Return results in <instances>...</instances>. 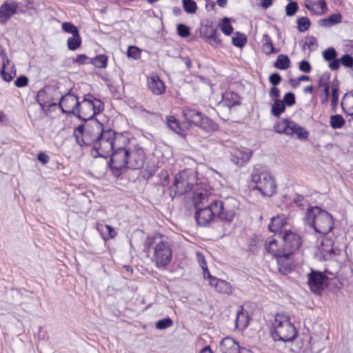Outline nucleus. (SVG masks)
I'll return each instance as SVG.
<instances>
[{"instance_id":"52","label":"nucleus","mask_w":353,"mask_h":353,"mask_svg":"<svg viewBox=\"0 0 353 353\" xmlns=\"http://www.w3.org/2000/svg\"><path fill=\"white\" fill-rule=\"evenodd\" d=\"M282 101L284 103V104L286 106H289V107L292 106L296 102L294 94L291 92H287L284 95L283 99Z\"/></svg>"},{"instance_id":"27","label":"nucleus","mask_w":353,"mask_h":353,"mask_svg":"<svg viewBox=\"0 0 353 353\" xmlns=\"http://www.w3.org/2000/svg\"><path fill=\"white\" fill-rule=\"evenodd\" d=\"M285 223V219L283 216H276L271 219V222L268 225V229L270 232L275 234L277 232H283L281 230ZM278 235L279 236V234H278Z\"/></svg>"},{"instance_id":"13","label":"nucleus","mask_w":353,"mask_h":353,"mask_svg":"<svg viewBox=\"0 0 353 353\" xmlns=\"http://www.w3.org/2000/svg\"><path fill=\"white\" fill-rule=\"evenodd\" d=\"M279 236L283 239V248L284 253L292 255L299 250L302 245L301 236L291 230H285L279 233Z\"/></svg>"},{"instance_id":"20","label":"nucleus","mask_w":353,"mask_h":353,"mask_svg":"<svg viewBox=\"0 0 353 353\" xmlns=\"http://www.w3.org/2000/svg\"><path fill=\"white\" fill-rule=\"evenodd\" d=\"M81 106L77 110L76 116L82 121L87 120L90 118V114L93 112L92 101L90 98L85 97L83 100L80 102Z\"/></svg>"},{"instance_id":"23","label":"nucleus","mask_w":353,"mask_h":353,"mask_svg":"<svg viewBox=\"0 0 353 353\" xmlns=\"http://www.w3.org/2000/svg\"><path fill=\"white\" fill-rule=\"evenodd\" d=\"M341 106L343 111L353 119V90L344 94Z\"/></svg>"},{"instance_id":"55","label":"nucleus","mask_w":353,"mask_h":353,"mask_svg":"<svg viewBox=\"0 0 353 353\" xmlns=\"http://www.w3.org/2000/svg\"><path fill=\"white\" fill-rule=\"evenodd\" d=\"M28 79L26 76L21 75L16 79L14 85L16 87L22 88L28 85Z\"/></svg>"},{"instance_id":"62","label":"nucleus","mask_w":353,"mask_h":353,"mask_svg":"<svg viewBox=\"0 0 353 353\" xmlns=\"http://www.w3.org/2000/svg\"><path fill=\"white\" fill-rule=\"evenodd\" d=\"M201 266L203 269V277L208 280V279L211 278L212 276V275H211V274L210 273V272L207 268L206 263L204 261H203V263L201 264Z\"/></svg>"},{"instance_id":"53","label":"nucleus","mask_w":353,"mask_h":353,"mask_svg":"<svg viewBox=\"0 0 353 353\" xmlns=\"http://www.w3.org/2000/svg\"><path fill=\"white\" fill-rule=\"evenodd\" d=\"M0 75L1 77V78L6 82H10L11 81L13 78L15 77L16 75V72H6V70L4 69V68H1V70H0Z\"/></svg>"},{"instance_id":"48","label":"nucleus","mask_w":353,"mask_h":353,"mask_svg":"<svg viewBox=\"0 0 353 353\" xmlns=\"http://www.w3.org/2000/svg\"><path fill=\"white\" fill-rule=\"evenodd\" d=\"M323 57L325 61H330L337 58V52L334 48H328L323 51Z\"/></svg>"},{"instance_id":"11","label":"nucleus","mask_w":353,"mask_h":353,"mask_svg":"<svg viewBox=\"0 0 353 353\" xmlns=\"http://www.w3.org/2000/svg\"><path fill=\"white\" fill-rule=\"evenodd\" d=\"M172 252L169 242L161 240L154 247V261L157 268H165L171 261Z\"/></svg>"},{"instance_id":"61","label":"nucleus","mask_w":353,"mask_h":353,"mask_svg":"<svg viewBox=\"0 0 353 353\" xmlns=\"http://www.w3.org/2000/svg\"><path fill=\"white\" fill-rule=\"evenodd\" d=\"M328 80H329L328 76L323 75L319 81V87L323 88V89H324L326 88V86H330Z\"/></svg>"},{"instance_id":"9","label":"nucleus","mask_w":353,"mask_h":353,"mask_svg":"<svg viewBox=\"0 0 353 353\" xmlns=\"http://www.w3.org/2000/svg\"><path fill=\"white\" fill-rule=\"evenodd\" d=\"M214 208L216 217L223 221L230 223L235 216L239 203L234 198H228L224 201L214 200Z\"/></svg>"},{"instance_id":"22","label":"nucleus","mask_w":353,"mask_h":353,"mask_svg":"<svg viewBox=\"0 0 353 353\" xmlns=\"http://www.w3.org/2000/svg\"><path fill=\"white\" fill-rule=\"evenodd\" d=\"M220 346L223 353H241L240 345L231 337L224 338Z\"/></svg>"},{"instance_id":"25","label":"nucleus","mask_w":353,"mask_h":353,"mask_svg":"<svg viewBox=\"0 0 353 353\" xmlns=\"http://www.w3.org/2000/svg\"><path fill=\"white\" fill-rule=\"evenodd\" d=\"M236 327L241 330L245 329L249 325L248 312L243 310V306H240V310L236 313Z\"/></svg>"},{"instance_id":"58","label":"nucleus","mask_w":353,"mask_h":353,"mask_svg":"<svg viewBox=\"0 0 353 353\" xmlns=\"http://www.w3.org/2000/svg\"><path fill=\"white\" fill-rule=\"evenodd\" d=\"M37 160L43 164H47L49 162L50 157L43 152H40L37 154Z\"/></svg>"},{"instance_id":"29","label":"nucleus","mask_w":353,"mask_h":353,"mask_svg":"<svg viewBox=\"0 0 353 353\" xmlns=\"http://www.w3.org/2000/svg\"><path fill=\"white\" fill-rule=\"evenodd\" d=\"M263 41L262 51L263 53L270 55L279 52V49L274 48L271 38L268 34L263 35Z\"/></svg>"},{"instance_id":"21","label":"nucleus","mask_w":353,"mask_h":353,"mask_svg":"<svg viewBox=\"0 0 353 353\" xmlns=\"http://www.w3.org/2000/svg\"><path fill=\"white\" fill-rule=\"evenodd\" d=\"M291 254L283 253L279 256L276 257L279 270L283 274H288L292 270V262L290 259Z\"/></svg>"},{"instance_id":"32","label":"nucleus","mask_w":353,"mask_h":353,"mask_svg":"<svg viewBox=\"0 0 353 353\" xmlns=\"http://www.w3.org/2000/svg\"><path fill=\"white\" fill-rule=\"evenodd\" d=\"M131 155L132 157L130 159L127 168L137 170L142 168L144 164L143 159L140 157L136 152L131 153Z\"/></svg>"},{"instance_id":"26","label":"nucleus","mask_w":353,"mask_h":353,"mask_svg":"<svg viewBox=\"0 0 353 353\" xmlns=\"http://www.w3.org/2000/svg\"><path fill=\"white\" fill-rule=\"evenodd\" d=\"M265 248L268 253L272 254L275 258L284 253L283 246L279 248L276 240L272 237L265 243Z\"/></svg>"},{"instance_id":"8","label":"nucleus","mask_w":353,"mask_h":353,"mask_svg":"<svg viewBox=\"0 0 353 353\" xmlns=\"http://www.w3.org/2000/svg\"><path fill=\"white\" fill-rule=\"evenodd\" d=\"M110 156L111 158L109 166L111 171L115 176H119L123 173V170L127 168L132 157L131 152L125 148L116 146Z\"/></svg>"},{"instance_id":"24","label":"nucleus","mask_w":353,"mask_h":353,"mask_svg":"<svg viewBox=\"0 0 353 353\" xmlns=\"http://www.w3.org/2000/svg\"><path fill=\"white\" fill-rule=\"evenodd\" d=\"M202 34L204 37L209 40V43L211 45L217 46L219 44H221V40L219 39L220 34L213 26H206Z\"/></svg>"},{"instance_id":"43","label":"nucleus","mask_w":353,"mask_h":353,"mask_svg":"<svg viewBox=\"0 0 353 353\" xmlns=\"http://www.w3.org/2000/svg\"><path fill=\"white\" fill-rule=\"evenodd\" d=\"M183 10L188 14H194L197 10L196 3L194 0H182Z\"/></svg>"},{"instance_id":"7","label":"nucleus","mask_w":353,"mask_h":353,"mask_svg":"<svg viewBox=\"0 0 353 353\" xmlns=\"http://www.w3.org/2000/svg\"><path fill=\"white\" fill-rule=\"evenodd\" d=\"M273 326L272 335L274 341L288 342L296 338V328L287 318L277 315Z\"/></svg>"},{"instance_id":"5","label":"nucleus","mask_w":353,"mask_h":353,"mask_svg":"<svg viewBox=\"0 0 353 353\" xmlns=\"http://www.w3.org/2000/svg\"><path fill=\"white\" fill-rule=\"evenodd\" d=\"M182 114L190 124L199 127L207 132H213L219 130V125L201 111L190 107H185Z\"/></svg>"},{"instance_id":"19","label":"nucleus","mask_w":353,"mask_h":353,"mask_svg":"<svg viewBox=\"0 0 353 353\" xmlns=\"http://www.w3.org/2000/svg\"><path fill=\"white\" fill-rule=\"evenodd\" d=\"M148 89L156 95L162 94L165 90L164 82L157 74L151 75L148 78Z\"/></svg>"},{"instance_id":"17","label":"nucleus","mask_w":353,"mask_h":353,"mask_svg":"<svg viewBox=\"0 0 353 353\" xmlns=\"http://www.w3.org/2000/svg\"><path fill=\"white\" fill-rule=\"evenodd\" d=\"M231 161L239 167L245 165L250 159L252 152L249 150L235 149L231 151Z\"/></svg>"},{"instance_id":"50","label":"nucleus","mask_w":353,"mask_h":353,"mask_svg":"<svg viewBox=\"0 0 353 353\" xmlns=\"http://www.w3.org/2000/svg\"><path fill=\"white\" fill-rule=\"evenodd\" d=\"M127 55L130 58H132L134 59H138L140 58L141 50L137 46H130L128 47V49L127 51Z\"/></svg>"},{"instance_id":"18","label":"nucleus","mask_w":353,"mask_h":353,"mask_svg":"<svg viewBox=\"0 0 353 353\" xmlns=\"http://www.w3.org/2000/svg\"><path fill=\"white\" fill-rule=\"evenodd\" d=\"M333 246L334 242L332 239L326 238L322 241L321 252L324 260H330L341 254V250L334 248Z\"/></svg>"},{"instance_id":"28","label":"nucleus","mask_w":353,"mask_h":353,"mask_svg":"<svg viewBox=\"0 0 353 353\" xmlns=\"http://www.w3.org/2000/svg\"><path fill=\"white\" fill-rule=\"evenodd\" d=\"M342 15L340 13H335L330 15L326 19H321L319 20L318 24L321 27H330L341 21Z\"/></svg>"},{"instance_id":"16","label":"nucleus","mask_w":353,"mask_h":353,"mask_svg":"<svg viewBox=\"0 0 353 353\" xmlns=\"http://www.w3.org/2000/svg\"><path fill=\"white\" fill-rule=\"evenodd\" d=\"M19 3L14 0H6L0 6V24L5 25L18 10Z\"/></svg>"},{"instance_id":"39","label":"nucleus","mask_w":353,"mask_h":353,"mask_svg":"<svg viewBox=\"0 0 353 353\" xmlns=\"http://www.w3.org/2000/svg\"><path fill=\"white\" fill-rule=\"evenodd\" d=\"M345 121L340 114H334L330 117V125L333 129H340L344 126Z\"/></svg>"},{"instance_id":"10","label":"nucleus","mask_w":353,"mask_h":353,"mask_svg":"<svg viewBox=\"0 0 353 353\" xmlns=\"http://www.w3.org/2000/svg\"><path fill=\"white\" fill-rule=\"evenodd\" d=\"M274 130L277 133L285 134L286 135H295L298 139H306L308 137V132L297 124L296 123L283 119L279 121L274 126Z\"/></svg>"},{"instance_id":"59","label":"nucleus","mask_w":353,"mask_h":353,"mask_svg":"<svg viewBox=\"0 0 353 353\" xmlns=\"http://www.w3.org/2000/svg\"><path fill=\"white\" fill-rule=\"evenodd\" d=\"M340 59L336 58L329 61V67L332 70H337L340 68Z\"/></svg>"},{"instance_id":"4","label":"nucleus","mask_w":353,"mask_h":353,"mask_svg":"<svg viewBox=\"0 0 353 353\" xmlns=\"http://www.w3.org/2000/svg\"><path fill=\"white\" fill-rule=\"evenodd\" d=\"M92 146L93 157L103 158L110 157V153L117 146L116 132L110 128L104 130Z\"/></svg>"},{"instance_id":"63","label":"nucleus","mask_w":353,"mask_h":353,"mask_svg":"<svg viewBox=\"0 0 353 353\" xmlns=\"http://www.w3.org/2000/svg\"><path fill=\"white\" fill-rule=\"evenodd\" d=\"M307 47L312 50V47H316L317 46V40L314 37H311L310 38V41L305 43Z\"/></svg>"},{"instance_id":"15","label":"nucleus","mask_w":353,"mask_h":353,"mask_svg":"<svg viewBox=\"0 0 353 353\" xmlns=\"http://www.w3.org/2000/svg\"><path fill=\"white\" fill-rule=\"evenodd\" d=\"M192 184L188 182L187 176L183 172L178 173L170 188V196L173 199L178 195H183L190 191Z\"/></svg>"},{"instance_id":"38","label":"nucleus","mask_w":353,"mask_h":353,"mask_svg":"<svg viewBox=\"0 0 353 353\" xmlns=\"http://www.w3.org/2000/svg\"><path fill=\"white\" fill-rule=\"evenodd\" d=\"M81 45V37L80 34L69 37L67 41V46L70 50L74 51Z\"/></svg>"},{"instance_id":"40","label":"nucleus","mask_w":353,"mask_h":353,"mask_svg":"<svg viewBox=\"0 0 353 353\" xmlns=\"http://www.w3.org/2000/svg\"><path fill=\"white\" fill-rule=\"evenodd\" d=\"M247 42V37L245 34L236 32L232 37V44L237 48H243Z\"/></svg>"},{"instance_id":"12","label":"nucleus","mask_w":353,"mask_h":353,"mask_svg":"<svg viewBox=\"0 0 353 353\" xmlns=\"http://www.w3.org/2000/svg\"><path fill=\"white\" fill-rule=\"evenodd\" d=\"M325 273L334 275V273L330 272L327 269L325 272L311 270L307 274V285L311 291L316 294H321L327 285V276Z\"/></svg>"},{"instance_id":"47","label":"nucleus","mask_w":353,"mask_h":353,"mask_svg":"<svg viewBox=\"0 0 353 353\" xmlns=\"http://www.w3.org/2000/svg\"><path fill=\"white\" fill-rule=\"evenodd\" d=\"M176 30L178 34L183 38L189 37L191 33L190 28L183 23H179L176 26Z\"/></svg>"},{"instance_id":"42","label":"nucleus","mask_w":353,"mask_h":353,"mask_svg":"<svg viewBox=\"0 0 353 353\" xmlns=\"http://www.w3.org/2000/svg\"><path fill=\"white\" fill-rule=\"evenodd\" d=\"M220 28L221 31L227 36L230 35L234 30L233 27L230 23V19L226 17L221 20Z\"/></svg>"},{"instance_id":"44","label":"nucleus","mask_w":353,"mask_h":353,"mask_svg":"<svg viewBox=\"0 0 353 353\" xmlns=\"http://www.w3.org/2000/svg\"><path fill=\"white\" fill-rule=\"evenodd\" d=\"M298 30L301 32L307 31L311 25L310 20L307 17H300L296 21Z\"/></svg>"},{"instance_id":"45","label":"nucleus","mask_w":353,"mask_h":353,"mask_svg":"<svg viewBox=\"0 0 353 353\" xmlns=\"http://www.w3.org/2000/svg\"><path fill=\"white\" fill-rule=\"evenodd\" d=\"M61 28L65 32L70 33L72 36L79 34L78 28L71 22L62 23Z\"/></svg>"},{"instance_id":"56","label":"nucleus","mask_w":353,"mask_h":353,"mask_svg":"<svg viewBox=\"0 0 353 353\" xmlns=\"http://www.w3.org/2000/svg\"><path fill=\"white\" fill-rule=\"evenodd\" d=\"M299 68L301 72L309 73L312 70V66L309 61L303 60L299 63Z\"/></svg>"},{"instance_id":"31","label":"nucleus","mask_w":353,"mask_h":353,"mask_svg":"<svg viewBox=\"0 0 353 353\" xmlns=\"http://www.w3.org/2000/svg\"><path fill=\"white\" fill-rule=\"evenodd\" d=\"M88 97L90 98L92 101V106L93 112L90 114V117L94 118L95 115L100 114L104 110V104L101 100L94 97L92 95L89 94Z\"/></svg>"},{"instance_id":"34","label":"nucleus","mask_w":353,"mask_h":353,"mask_svg":"<svg viewBox=\"0 0 353 353\" xmlns=\"http://www.w3.org/2000/svg\"><path fill=\"white\" fill-rule=\"evenodd\" d=\"M89 63L98 68H105L108 64V56L105 54L97 55L92 58Z\"/></svg>"},{"instance_id":"57","label":"nucleus","mask_w":353,"mask_h":353,"mask_svg":"<svg viewBox=\"0 0 353 353\" xmlns=\"http://www.w3.org/2000/svg\"><path fill=\"white\" fill-rule=\"evenodd\" d=\"M91 59L84 54H81L77 56V58L74 60V62L79 64H87L90 63L89 61Z\"/></svg>"},{"instance_id":"6","label":"nucleus","mask_w":353,"mask_h":353,"mask_svg":"<svg viewBox=\"0 0 353 353\" xmlns=\"http://www.w3.org/2000/svg\"><path fill=\"white\" fill-rule=\"evenodd\" d=\"M206 198L205 194L199 193L194 199L196 208L194 217L197 224L200 226L208 225L213 220V218L216 217L214 200L210 204L205 205L204 200Z\"/></svg>"},{"instance_id":"30","label":"nucleus","mask_w":353,"mask_h":353,"mask_svg":"<svg viewBox=\"0 0 353 353\" xmlns=\"http://www.w3.org/2000/svg\"><path fill=\"white\" fill-rule=\"evenodd\" d=\"M37 101L41 106L42 110H44L46 107H52L56 105V103H52L48 104L47 92L44 88L41 89L37 95Z\"/></svg>"},{"instance_id":"54","label":"nucleus","mask_w":353,"mask_h":353,"mask_svg":"<svg viewBox=\"0 0 353 353\" xmlns=\"http://www.w3.org/2000/svg\"><path fill=\"white\" fill-rule=\"evenodd\" d=\"M282 81V78L279 73H272L269 77V81L273 86H276Z\"/></svg>"},{"instance_id":"64","label":"nucleus","mask_w":353,"mask_h":353,"mask_svg":"<svg viewBox=\"0 0 353 353\" xmlns=\"http://www.w3.org/2000/svg\"><path fill=\"white\" fill-rule=\"evenodd\" d=\"M106 230L110 238H114L117 235V232L114 228L109 225H105Z\"/></svg>"},{"instance_id":"41","label":"nucleus","mask_w":353,"mask_h":353,"mask_svg":"<svg viewBox=\"0 0 353 353\" xmlns=\"http://www.w3.org/2000/svg\"><path fill=\"white\" fill-rule=\"evenodd\" d=\"M167 124L169 128L176 134H181L182 129L179 125L178 120L172 116H170L167 118Z\"/></svg>"},{"instance_id":"49","label":"nucleus","mask_w":353,"mask_h":353,"mask_svg":"<svg viewBox=\"0 0 353 353\" xmlns=\"http://www.w3.org/2000/svg\"><path fill=\"white\" fill-rule=\"evenodd\" d=\"M172 325V320L170 317H167L158 321L156 323V327L159 330H165L171 327Z\"/></svg>"},{"instance_id":"1","label":"nucleus","mask_w":353,"mask_h":353,"mask_svg":"<svg viewBox=\"0 0 353 353\" xmlns=\"http://www.w3.org/2000/svg\"><path fill=\"white\" fill-rule=\"evenodd\" d=\"M83 124L74 128L73 135L80 146L92 145L104 131L103 124L95 118L90 117Z\"/></svg>"},{"instance_id":"37","label":"nucleus","mask_w":353,"mask_h":353,"mask_svg":"<svg viewBox=\"0 0 353 353\" xmlns=\"http://www.w3.org/2000/svg\"><path fill=\"white\" fill-rule=\"evenodd\" d=\"M332 95H331V104L332 108L336 107L339 101V83L336 79L332 81L331 85Z\"/></svg>"},{"instance_id":"14","label":"nucleus","mask_w":353,"mask_h":353,"mask_svg":"<svg viewBox=\"0 0 353 353\" xmlns=\"http://www.w3.org/2000/svg\"><path fill=\"white\" fill-rule=\"evenodd\" d=\"M58 105L63 113L73 114L76 116L77 110L81 106V103L79 101L77 96L74 94L70 89L66 94L61 96Z\"/></svg>"},{"instance_id":"60","label":"nucleus","mask_w":353,"mask_h":353,"mask_svg":"<svg viewBox=\"0 0 353 353\" xmlns=\"http://www.w3.org/2000/svg\"><path fill=\"white\" fill-rule=\"evenodd\" d=\"M270 96L271 98H272L274 100L279 99V97L280 96L279 89L278 88H276V86H272L270 90Z\"/></svg>"},{"instance_id":"46","label":"nucleus","mask_w":353,"mask_h":353,"mask_svg":"<svg viewBox=\"0 0 353 353\" xmlns=\"http://www.w3.org/2000/svg\"><path fill=\"white\" fill-rule=\"evenodd\" d=\"M298 10V3L296 1H291L285 6V14L288 17H292L296 14Z\"/></svg>"},{"instance_id":"33","label":"nucleus","mask_w":353,"mask_h":353,"mask_svg":"<svg viewBox=\"0 0 353 353\" xmlns=\"http://www.w3.org/2000/svg\"><path fill=\"white\" fill-rule=\"evenodd\" d=\"M290 65V60L285 54H279L277 57L276 61L274 63V66L279 70H286Z\"/></svg>"},{"instance_id":"51","label":"nucleus","mask_w":353,"mask_h":353,"mask_svg":"<svg viewBox=\"0 0 353 353\" xmlns=\"http://www.w3.org/2000/svg\"><path fill=\"white\" fill-rule=\"evenodd\" d=\"M340 62L345 68H351L353 67V57L349 54L343 55L340 58Z\"/></svg>"},{"instance_id":"2","label":"nucleus","mask_w":353,"mask_h":353,"mask_svg":"<svg viewBox=\"0 0 353 353\" xmlns=\"http://www.w3.org/2000/svg\"><path fill=\"white\" fill-rule=\"evenodd\" d=\"M305 219L308 225L319 234H327L333 229L332 216L318 206L310 207L307 211Z\"/></svg>"},{"instance_id":"35","label":"nucleus","mask_w":353,"mask_h":353,"mask_svg":"<svg viewBox=\"0 0 353 353\" xmlns=\"http://www.w3.org/2000/svg\"><path fill=\"white\" fill-rule=\"evenodd\" d=\"M285 105L280 99L274 100L272 105L271 113L276 117H279L285 110Z\"/></svg>"},{"instance_id":"36","label":"nucleus","mask_w":353,"mask_h":353,"mask_svg":"<svg viewBox=\"0 0 353 353\" xmlns=\"http://www.w3.org/2000/svg\"><path fill=\"white\" fill-rule=\"evenodd\" d=\"M216 290L219 293L230 294L232 293V288L230 283L225 280L219 279L216 281Z\"/></svg>"},{"instance_id":"3","label":"nucleus","mask_w":353,"mask_h":353,"mask_svg":"<svg viewBox=\"0 0 353 353\" xmlns=\"http://www.w3.org/2000/svg\"><path fill=\"white\" fill-rule=\"evenodd\" d=\"M252 182L256 185L254 190H257L263 196H271L276 190V184L271 174L265 170L264 166L256 165L251 174Z\"/></svg>"}]
</instances>
